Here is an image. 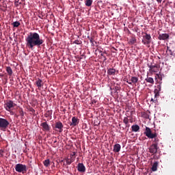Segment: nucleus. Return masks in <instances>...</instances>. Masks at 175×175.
I'll return each mask as SVG.
<instances>
[{
  "mask_svg": "<svg viewBox=\"0 0 175 175\" xmlns=\"http://www.w3.org/2000/svg\"><path fill=\"white\" fill-rule=\"evenodd\" d=\"M128 32H129V33H131V31H129V29H128Z\"/></svg>",
  "mask_w": 175,
  "mask_h": 175,
  "instance_id": "c03bdc74",
  "label": "nucleus"
},
{
  "mask_svg": "<svg viewBox=\"0 0 175 175\" xmlns=\"http://www.w3.org/2000/svg\"><path fill=\"white\" fill-rule=\"evenodd\" d=\"M146 83H150V84H154V79L152 77H148L145 79Z\"/></svg>",
  "mask_w": 175,
  "mask_h": 175,
  "instance_id": "5701e85b",
  "label": "nucleus"
},
{
  "mask_svg": "<svg viewBox=\"0 0 175 175\" xmlns=\"http://www.w3.org/2000/svg\"><path fill=\"white\" fill-rule=\"evenodd\" d=\"M25 41L27 47L31 50L35 46L40 47L44 43V40L40 38V35L36 32H30L25 38Z\"/></svg>",
  "mask_w": 175,
  "mask_h": 175,
  "instance_id": "f257e3e1",
  "label": "nucleus"
},
{
  "mask_svg": "<svg viewBox=\"0 0 175 175\" xmlns=\"http://www.w3.org/2000/svg\"><path fill=\"white\" fill-rule=\"evenodd\" d=\"M131 129L133 132H139V130L140 129V126L137 124L133 125L131 126Z\"/></svg>",
  "mask_w": 175,
  "mask_h": 175,
  "instance_id": "aec40b11",
  "label": "nucleus"
},
{
  "mask_svg": "<svg viewBox=\"0 0 175 175\" xmlns=\"http://www.w3.org/2000/svg\"><path fill=\"white\" fill-rule=\"evenodd\" d=\"M144 36H143V39H142V43L143 44L147 45L150 44L151 43V35L148 34L147 33H144Z\"/></svg>",
  "mask_w": 175,
  "mask_h": 175,
  "instance_id": "39448f33",
  "label": "nucleus"
},
{
  "mask_svg": "<svg viewBox=\"0 0 175 175\" xmlns=\"http://www.w3.org/2000/svg\"><path fill=\"white\" fill-rule=\"evenodd\" d=\"M167 53L170 55H175V44H170L167 46Z\"/></svg>",
  "mask_w": 175,
  "mask_h": 175,
  "instance_id": "6e6552de",
  "label": "nucleus"
},
{
  "mask_svg": "<svg viewBox=\"0 0 175 175\" xmlns=\"http://www.w3.org/2000/svg\"><path fill=\"white\" fill-rule=\"evenodd\" d=\"M79 124V119L76 117H72V122L70 124V126H76Z\"/></svg>",
  "mask_w": 175,
  "mask_h": 175,
  "instance_id": "2eb2a0df",
  "label": "nucleus"
},
{
  "mask_svg": "<svg viewBox=\"0 0 175 175\" xmlns=\"http://www.w3.org/2000/svg\"><path fill=\"white\" fill-rule=\"evenodd\" d=\"M152 172H157L158 170V161H155L151 168Z\"/></svg>",
  "mask_w": 175,
  "mask_h": 175,
  "instance_id": "6ab92c4d",
  "label": "nucleus"
},
{
  "mask_svg": "<svg viewBox=\"0 0 175 175\" xmlns=\"http://www.w3.org/2000/svg\"><path fill=\"white\" fill-rule=\"evenodd\" d=\"M92 37H90V36H88V39H89V40H90V39H91Z\"/></svg>",
  "mask_w": 175,
  "mask_h": 175,
  "instance_id": "a19ab883",
  "label": "nucleus"
},
{
  "mask_svg": "<svg viewBox=\"0 0 175 175\" xmlns=\"http://www.w3.org/2000/svg\"><path fill=\"white\" fill-rule=\"evenodd\" d=\"M31 111L35 112V109H32L31 110Z\"/></svg>",
  "mask_w": 175,
  "mask_h": 175,
  "instance_id": "79ce46f5",
  "label": "nucleus"
},
{
  "mask_svg": "<svg viewBox=\"0 0 175 175\" xmlns=\"http://www.w3.org/2000/svg\"><path fill=\"white\" fill-rule=\"evenodd\" d=\"M12 25H13L14 28H18V27H20V25H21V23H20V22L18 21H15L12 23Z\"/></svg>",
  "mask_w": 175,
  "mask_h": 175,
  "instance_id": "393cba45",
  "label": "nucleus"
},
{
  "mask_svg": "<svg viewBox=\"0 0 175 175\" xmlns=\"http://www.w3.org/2000/svg\"><path fill=\"white\" fill-rule=\"evenodd\" d=\"M157 99L156 100H154V98H151V102H156Z\"/></svg>",
  "mask_w": 175,
  "mask_h": 175,
  "instance_id": "58836bf2",
  "label": "nucleus"
},
{
  "mask_svg": "<svg viewBox=\"0 0 175 175\" xmlns=\"http://www.w3.org/2000/svg\"><path fill=\"white\" fill-rule=\"evenodd\" d=\"M169 38H170L169 33H161V34H159L158 36L159 40H166L169 39Z\"/></svg>",
  "mask_w": 175,
  "mask_h": 175,
  "instance_id": "ddd939ff",
  "label": "nucleus"
},
{
  "mask_svg": "<svg viewBox=\"0 0 175 175\" xmlns=\"http://www.w3.org/2000/svg\"><path fill=\"white\" fill-rule=\"evenodd\" d=\"M5 70L8 76H12V75H13V70H12V68L10 66H7Z\"/></svg>",
  "mask_w": 175,
  "mask_h": 175,
  "instance_id": "412c9836",
  "label": "nucleus"
},
{
  "mask_svg": "<svg viewBox=\"0 0 175 175\" xmlns=\"http://www.w3.org/2000/svg\"><path fill=\"white\" fill-rule=\"evenodd\" d=\"M144 135L148 137V139H154V144H157L159 143V138H158V133H152L151 129L149 127H146V131L144 132Z\"/></svg>",
  "mask_w": 175,
  "mask_h": 175,
  "instance_id": "f03ea898",
  "label": "nucleus"
},
{
  "mask_svg": "<svg viewBox=\"0 0 175 175\" xmlns=\"http://www.w3.org/2000/svg\"><path fill=\"white\" fill-rule=\"evenodd\" d=\"M142 117L143 118H146V120H148V118H150V115H148V113H146V112H142Z\"/></svg>",
  "mask_w": 175,
  "mask_h": 175,
  "instance_id": "b1692460",
  "label": "nucleus"
},
{
  "mask_svg": "<svg viewBox=\"0 0 175 175\" xmlns=\"http://www.w3.org/2000/svg\"><path fill=\"white\" fill-rule=\"evenodd\" d=\"M136 42H137L136 38L131 37V38L129 40V44H135V43H136Z\"/></svg>",
  "mask_w": 175,
  "mask_h": 175,
  "instance_id": "a878e982",
  "label": "nucleus"
},
{
  "mask_svg": "<svg viewBox=\"0 0 175 175\" xmlns=\"http://www.w3.org/2000/svg\"><path fill=\"white\" fill-rule=\"evenodd\" d=\"M15 5H16V6H18V4H17V2L15 3Z\"/></svg>",
  "mask_w": 175,
  "mask_h": 175,
  "instance_id": "37998d69",
  "label": "nucleus"
},
{
  "mask_svg": "<svg viewBox=\"0 0 175 175\" xmlns=\"http://www.w3.org/2000/svg\"><path fill=\"white\" fill-rule=\"evenodd\" d=\"M159 147H158V145L157 144H152L148 148V151L150 152V154H157L158 152V149Z\"/></svg>",
  "mask_w": 175,
  "mask_h": 175,
  "instance_id": "0eeeda50",
  "label": "nucleus"
},
{
  "mask_svg": "<svg viewBox=\"0 0 175 175\" xmlns=\"http://www.w3.org/2000/svg\"><path fill=\"white\" fill-rule=\"evenodd\" d=\"M4 151L2 149H0V155H3Z\"/></svg>",
  "mask_w": 175,
  "mask_h": 175,
  "instance_id": "c9c22d12",
  "label": "nucleus"
},
{
  "mask_svg": "<svg viewBox=\"0 0 175 175\" xmlns=\"http://www.w3.org/2000/svg\"><path fill=\"white\" fill-rule=\"evenodd\" d=\"M72 162H74L73 159H66L67 165H70L71 163H72Z\"/></svg>",
  "mask_w": 175,
  "mask_h": 175,
  "instance_id": "c756f323",
  "label": "nucleus"
},
{
  "mask_svg": "<svg viewBox=\"0 0 175 175\" xmlns=\"http://www.w3.org/2000/svg\"><path fill=\"white\" fill-rule=\"evenodd\" d=\"M40 126H42V131H44V132H49L50 126L49 125V124H47L46 122L41 123Z\"/></svg>",
  "mask_w": 175,
  "mask_h": 175,
  "instance_id": "9b49d317",
  "label": "nucleus"
},
{
  "mask_svg": "<svg viewBox=\"0 0 175 175\" xmlns=\"http://www.w3.org/2000/svg\"><path fill=\"white\" fill-rule=\"evenodd\" d=\"M74 44H81V43H83V42H81V40H75L73 42Z\"/></svg>",
  "mask_w": 175,
  "mask_h": 175,
  "instance_id": "2f4dec72",
  "label": "nucleus"
},
{
  "mask_svg": "<svg viewBox=\"0 0 175 175\" xmlns=\"http://www.w3.org/2000/svg\"><path fill=\"white\" fill-rule=\"evenodd\" d=\"M15 170L18 172V173H24L27 172V165L18 163L15 166Z\"/></svg>",
  "mask_w": 175,
  "mask_h": 175,
  "instance_id": "20e7f679",
  "label": "nucleus"
},
{
  "mask_svg": "<svg viewBox=\"0 0 175 175\" xmlns=\"http://www.w3.org/2000/svg\"><path fill=\"white\" fill-rule=\"evenodd\" d=\"M9 121L5 118H0V131L5 132L9 126Z\"/></svg>",
  "mask_w": 175,
  "mask_h": 175,
  "instance_id": "7ed1b4c3",
  "label": "nucleus"
},
{
  "mask_svg": "<svg viewBox=\"0 0 175 175\" xmlns=\"http://www.w3.org/2000/svg\"><path fill=\"white\" fill-rule=\"evenodd\" d=\"M54 143H57V140L54 141Z\"/></svg>",
  "mask_w": 175,
  "mask_h": 175,
  "instance_id": "a18cd8bd",
  "label": "nucleus"
},
{
  "mask_svg": "<svg viewBox=\"0 0 175 175\" xmlns=\"http://www.w3.org/2000/svg\"><path fill=\"white\" fill-rule=\"evenodd\" d=\"M156 79H159L160 81H162V75H161V72L156 74Z\"/></svg>",
  "mask_w": 175,
  "mask_h": 175,
  "instance_id": "7c9ffc66",
  "label": "nucleus"
},
{
  "mask_svg": "<svg viewBox=\"0 0 175 175\" xmlns=\"http://www.w3.org/2000/svg\"><path fill=\"white\" fill-rule=\"evenodd\" d=\"M16 106V104L11 100H9L6 102V103L4 105V107L7 111H10L11 109H13Z\"/></svg>",
  "mask_w": 175,
  "mask_h": 175,
  "instance_id": "423d86ee",
  "label": "nucleus"
},
{
  "mask_svg": "<svg viewBox=\"0 0 175 175\" xmlns=\"http://www.w3.org/2000/svg\"><path fill=\"white\" fill-rule=\"evenodd\" d=\"M44 165L46 166V167H49V166H50V159H46L44 161Z\"/></svg>",
  "mask_w": 175,
  "mask_h": 175,
  "instance_id": "cd10ccee",
  "label": "nucleus"
},
{
  "mask_svg": "<svg viewBox=\"0 0 175 175\" xmlns=\"http://www.w3.org/2000/svg\"><path fill=\"white\" fill-rule=\"evenodd\" d=\"M103 54H105V53H101V55H102V57H103L104 61H106V59H107L106 58V56L103 55Z\"/></svg>",
  "mask_w": 175,
  "mask_h": 175,
  "instance_id": "f704fd0d",
  "label": "nucleus"
},
{
  "mask_svg": "<svg viewBox=\"0 0 175 175\" xmlns=\"http://www.w3.org/2000/svg\"><path fill=\"white\" fill-rule=\"evenodd\" d=\"M121 151V145L120 144H116L113 146V152H120Z\"/></svg>",
  "mask_w": 175,
  "mask_h": 175,
  "instance_id": "dca6fc26",
  "label": "nucleus"
},
{
  "mask_svg": "<svg viewBox=\"0 0 175 175\" xmlns=\"http://www.w3.org/2000/svg\"><path fill=\"white\" fill-rule=\"evenodd\" d=\"M90 43H92V46H95L94 44V37H92L91 38H90Z\"/></svg>",
  "mask_w": 175,
  "mask_h": 175,
  "instance_id": "473e14b6",
  "label": "nucleus"
},
{
  "mask_svg": "<svg viewBox=\"0 0 175 175\" xmlns=\"http://www.w3.org/2000/svg\"><path fill=\"white\" fill-rule=\"evenodd\" d=\"M131 83H133V84H136V83L139 81V78H137V77H132L131 79Z\"/></svg>",
  "mask_w": 175,
  "mask_h": 175,
  "instance_id": "4be33fe9",
  "label": "nucleus"
},
{
  "mask_svg": "<svg viewBox=\"0 0 175 175\" xmlns=\"http://www.w3.org/2000/svg\"><path fill=\"white\" fill-rule=\"evenodd\" d=\"M150 72H152L153 73H158L159 72V65H149L148 66Z\"/></svg>",
  "mask_w": 175,
  "mask_h": 175,
  "instance_id": "9d476101",
  "label": "nucleus"
},
{
  "mask_svg": "<svg viewBox=\"0 0 175 175\" xmlns=\"http://www.w3.org/2000/svg\"><path fill=\"white\" fill-rule=\"evenodd\" d=\"M157 2H158L159 3H161L162 2V0H157Z\"/></svg>",
  "mask_w": 175,
  "mask_h": 175,
  "instance_id": "4c0bfd02",
  "label": "nucleus"
},
{
  "mask_svg": "<svg viewBox=\"0 0 175 175\" xmlns=\"http://www.w3.org/2000/svg\"><path fill=\"white\" fill-rule=\"evenodd\" d=\"M126 83H128V84H130L131 85H132V81H126Z\"/></svg>",
  "mask_w": 175,
  "mask_h": 175,
  "instance_id": "e433bc0d",
  "label": "nucleus"
},
{
  "mask_svg": "<svg viewBox=\"0 0 175 175\" xmlns=\"http://www.w3.org/2000/svg\"><path fill=\"white\" fill-rule=\"evenodd\" d=\"M20 116H21V117H24V111H23V110L19 111Z\"/></svg>",
  "mask_w": 175,
  "mask_h": 175,
  "instance_id": "72a5a7b5",
  "label": "nucleus"
},
{
  "mask_svg": "<svg viewBox=\"0 0 175 175\" xmlns=\"http://www.w3.org/2000/svg\"><path fill=\"white\" fill-rule=\"evenodd\" d=\"M116 72V70L115 68H109L107 70V75H109V76H115Z\"/></svg>",
  "mask_w": 175,
  "mask_h": 175,
  "instance_id": "f3484780",
  "label": "nucleus"
},
{
  "mask_svg": "<svg viewBox=\"0 0 175 175\" xmlns=\"http://www.w3.org/2000/svg\"><path fill=\"white\" fill-rule=\"evenodd\" d=\"M55 128L56 129L57 132L62 133V132L64 131V124L61 122H57L55 123Z\"/></svg>",
  "mask_w": 175,
  "mask_h": 175,
  "instance_id": "1a4fd4ad",
  "label": "nucleus"
},
{
  "mask_svg": "<svg viewBox=\"0 0 175 175\" xmlns=\"http://www.w3.org/2000/svg\"><path fill=\"white\" fill-rule=\"evenodd\" d=\"M161 83H159V85H157V87L156 89H154V98H158V96H159V92H161Z\"/></svg>",
  "mask_w": 175,
  "mask_h": 175,
  "instance_id": "4468645a",
  "label": "nucleus"
},
{
  "mask_svg": "<svg viewBox=\"0 0 175 175\" xmlns=\"http://www.w3.org/2000/svg\"><path fill=\"white\" fill-rule=\"evenodd\" d=\"M75 155H76V152H73L72 154V157H75Z\"/></svg>",
  "mask_w": 175,
  "mask_h": 175,
  "instance_id": "ea45409f",
  "label": "nucleus"
},
{
  "mask_svg": "<svg viewBox=\"0 0 175 175\" xmlns=\"http://www.w3.org/2000/svg\"><path fill=\"white\" fill-rule=\"evenodd\" d=\"M36 84L38 88H40L41 87H43V81L38 78L36 81Z\"/></svg>",
  "mask_w": 175,
  "mask_h": 175,
  "instance_id": "a211bd4d",
  "label": "nucleus"
},
{
  "mask_svg": "<svg viewBox=\"0 0 175 175\" xmlns=\"http://www.w3.org/2000/svg\"><path fill=\"white\" fill-rule=\"evenodd\" d=\"M0 137H1V134H0Z\"/></svg>",
  "mask_w": 175,
  "mask_h": 175,
  "instance_id": "49530a36",
  "label": "nucleus"
},
{
  "mask_svg": "<svg viewBox=\"0 0 175 175\" xmlns=\"http://www.w3.org/2000/svg\"><path fill=\"white\" fill-rule=\"evenodd\" d=\"M123 122L124 124H125L126 126H129V125L128 124H129V119L128 118V117L124 118Z\"/></svg>",
  "mask_w": 175,
  "mask_h": 175,
  "instance_id": "bb28decb",
  "label": "nucleus"
},
{
  "mask_svg": "<svg viewBox=\"0 0 175 175\" xmlns=\"http://www.w3.org/2000/svg\"><path fill=\"white\" fill-rule=\"evenodd\" d=\"M92 5V0H86L85 6H91Z\"/></svg>",
  "mask_w": 175,
  "mask_h": 175,
  "instance_id": "c85d7f7f",
  "label": "nucleus"
},
{
  "mask_svg": "<svg viewBox=\"0 0 175 175\" xmlns=\"http://www.w3.org/2000/svg\"><path fill=\"white\" fill-rule=\"evenodd\" d=\"M77 170H78V172H80L81 173L85 172V166H84V164L83 163H78Z\"/></svg>",
  "mask_w": 175,
  "mask_h": 175,
  "instance_id": "f8f14e48",
  "label": "nucleus"
}]
</instances>
